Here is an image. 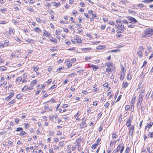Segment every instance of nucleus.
Here are the masks:
<instances>
[{
	"instance_id": "52",
	"label": "nucleus",
	"mask_w": 153,
	"mask_h": 153,
	"mask_svg": "<svg viewBox=\"0 0 153 153\" xmlns=\"http://www.w3.org/2000/svg\"><path fill=\"white\" fill-rule=\"evenodd\" d=\"M59 141V139L56 137L54 138V142L56 143H57Z\"/></svg>"
},
{
	"instance_id": "37",
	"label": "nucleus",
	"mask_w": 153,
	"mask_h": 153,
	"mask_svg": "<svg viewBox=\"0 0 153 153\" xmlns=\"http://www.w3.org/2000/svg\"><path fill=\"white\" fill-rule=\"evenodd\" d=\"M122 144L121 143V144H120L117 147V149L118 150V152H119V151L120 150V148L122 147Z\"/></svg>"
},
{
	"instance_id": "17",
	"label": "nucleus",
	"mask_w": 153,
	"mask_h": 153,
	"mask_svg": "<svg viewBox=\"0 0 153 153\" xmlns=\"http://www.w3.org/2000/svg\"><path fill=\"white\" fill-rule=\"evenodd\" d=\"M7 70V68L5 66H1L0 67V71H4Z\"/></svg>"
},
{
	"instance_id": "10",
	"label": "nucleus",
	"mask_w": 153,
	"mask_h": 153,
	"mask_svg": "<svg viewBox=\"0 0 153 153\" xmlns=\"http://www.w3.org/2000/svg\"><path fill=\"white\" fill-rule=\"evenodd\" d=\"M43 35H45V36H47L48 37L50 36V33L47 31L45 30H44L43 31Z\"/></svg>"
},
{
	"instance_id": "24",
	"label": "nucleus",
	"mask_w": 153,
	"mask_h": 153,
	"mask_svg": "<svg viewBox=\"0 0 153 153\" xmlns=\"http://www.w3.org/2000/svg\"><path fill=\"white\" fill-rule=\"evenodd\" d=\"M123 87L124 88H126L128 85V82H123Z\"/></svg>"
},
{
	"instance_id": "63",
	"label": "nucleus",
	"mask_w": 153,
	"mask_h": 153,
	"mask_svg": "<svg viewBox=\"0 0 153 153\" xmlns=\"http://www.w3.org/2000/svg\"><path fill=\"white\" fill-rule=\"evenodd\" d=\"M105 26H106L105 25H101V27H100L101 29V30L104 29L105 27Z\"/></svg>"
},
{
	"instance_id": "57",
	"label": "nucleus",
	"mask_w": 153,
	"mask_h": 153,
	"mask_svg": "<svg viewBox=\"0 0 153 153\" xmlns=\"http://www.w3.org/2000/svg\"><path fill=\"white\" fill-rule=\"evenodd\" d=\"M147 61H146V60H145L144 61L143 66H142L141 68H142L143 67L146 66V65L147 64Z\"/></svg>"
},
{
	"instance_id": "43",
	"label": "nucleus",
	"mask_w": 153,
	"mask_h": 153,
	"mask_svg": "<svg viewBox=\"0 0 153 153\" xmlns=\"http://www.w3.org/2000/svg\"><path fill=\"white\" fill-rule=\"evenodd\" d=\"M149 135L150 137L152 138L153 137V132H149Z\"/></svg>"
},
{
	"instance_id": "12",
	"label": "nucleus",
	"mask_w": 153,
	"mask_h": 153,
	"mask_svg": "<svg viewBox=\"0 0 153 153\" xmlns=\"http://www.w3.org/2000/svg\"><path fill=\"white\" fill-rule=\"evenodd\" d=\"M25 40L27 42L31 44H34L35 43V41L31 39H30L27 38L25 39Z\"/></svg>"
},
{
	"instance_id": "49",
	"label": "nucleus",
	"mask_w": 153,
	"mask_h": 153,
	"mask_svg": "<svg viewBox=\"0 0 153 153\" xmlns=\"http://www.w3.org/2000/svg\"><path fill=\"white\" fill-rule=\"evenodd\" d=\"M119 51V50L118 49H116L114 50H112L111 51H109V52H117L118 51Z\"/></svg>"
},
{
	"instance_id": "39",
	"label": "nucleus",
	"mask_w": 153,
	"mask_h": 153,
	"mask_svg": "<svg viewBox=\"0 0 153 153\" xmlns=\"http://www.w3.org/2000/svg\"><path fill=\"white\" fill-rule=\"evenodd\" d=\"M130 151L129 148L128 147H127L126 148V150L125 151V153H128Z\"/></svg>"
},
{
	"instance_id": "51",
	"label": "nucleus",
	"mask_w": 153,
	"mask_h": 153,
	"mask_svg": "<svg viewBox=\"0 0 153 153\" xmlns=\"http://www.w3.org/2000/svg\"><path fill=\"white\" fill-rule=\"evenodd\" d=\"M150 93H149V92H148L145 97V99H146V100H147L149 98V96L150 95Z\"/></svg>"
},
{
	"instance_id": "46",
	"label": "nucleus",
	"mask_w": 153,
	"mask_h": 153,
	"mask_svg": "<svg viewBox=\"0 0 153 153\" xmlns=\"http://www.w3.org/2000/svg\"><path fill=\"white\" fill-rule=\"evenodd\" d=\"M109 105V103L108 102H106L105 103L104 105V106L106 108H108Z\"/></svg>"
},
{
	"instance_id": "8",
	"label": "nucleus",
	"mask_w": 153,
	"mask_h": 153,
	"mask_svg": "<svg viewBox=\"0 0 153 153\" xmlns=\"http://www.w3.org/2000/svg\"><path fill=\"white\" fill-rule=\"evenodd\" d=\"M134 130V126H131L129 129L128 132L129 136H132L133 134V131Z\"/></svg>"
},
{
	"instance_id": "1",
	"label": "nucleus",
	"mask_w": 153,
	"mask_h": 153,
	"mask_svg": "<svg viewBox=\"0 0 153 153\" xmlns=\"http://www.w3.org/2000/svg\"><path fill=\"white\" fill-rule=\"evenodd\" d=\"M117 23L115 25L117 29V33H122L123 31L124 30V25L122 23L121 20L120 19H118L116 21Z\"/></svg>"
},
{
	"instance_id": "62",
	"label": "nucleus",
	"mask_w": 153,
	"mask_h": 153,
	"mask_svg": "<svg viewBox=\"0 0 153 153\" xmlns=\"http://www.w3.org/2000/svg\"><path fill=\"white\" fill-rule=\"evenodd\" d=\"M56 50V48L55 47H53V48L50 49V50H51V51H55Z\"/></svg>"
},
{
	"instance_id": "64",
	"label": "nucleus",
	"mask_w": 153,
	"mask_h": 153,
	"mask_svg": "<svg viewBox=\"0 0 153 153\" xmlns=\"http://www.w3.org/2000/svg\"><path fill=\"white\" fill-rule=\"evenodd\" d=\"M103 85L104 87H108V83L107 82L103 84Z\"/></svg>"
},
{
	"instance_id": "59",
	"label": "nucleus",
	"mask_w": 153,
	"mask_h": 153,
	"mask_svg": "<svg viewBox=\"0 0 153 153\" xmlns=\"http://www.w3.org/2000/svg\"><path fill=\"white\" fill-rule=\"evenodd\" d=\"M121 149L120 150V152L121 153H122L124 149V146H122L121 147Z\"/></svg>"
},
{
	"instance_id": "33",
	"label": "nucleus",
	"mask_w": 153,
	"mask_h": 153,
	"mask_svg": "<svg viewBox=\"0 0 153 153\" xmlns=\"http://www.w3.org/2000/svg\"><path fill=\"white\" fill-rule=\"evenodd\" d=\"M37 82V81L34 80L31 82V84L33 85L36 84Z\"/></svg>"
},
{
	"instance_id": "30",
	"label": "nucleus",
	"mask_w": 153,
	"mask_h": 153,
	"mask_svg": "<svg viewBox=\"0 0 153 153\" xmlns=\"http://www.w3.org/2000/svg\"><path fill=\"white\" fill-rule=\"evenodd\" d=\"M153 1V0H144V1H143V2L147 3H149Z\"/></svg>"
},
{
	"instance_id": "25",
	"label": "nucleus",
	"mask_w": 153,
	"mask_h": 153,
	"mask_svg": "<svg viewBox=\"0 0 153 153\" xmlns=\"http://www.w3.org/2000/svg\"><path fill=\"white\" fill-rule=\"evenodd\" d=\"M120 1L123 4H127L129 2L127 0H121Z\"/></svg>"
},
{
	"instance_id": "40",
	"label": "nucleus",
	"mask_w": 153,
	"mask_h": 153,
	"mask_svg": "<svg viewBox=\"0 0 153 153\" xmlns=\"http://www.w3.org/2000/svg\"><path fill=\"white\" fill-rule=\"evenodd\" d=\"M116 143V141H112V140H111L110 141V146H112L113 144H115Z\"/></svg>"
},
{
	"instance_id": "4",
	"label": "nucleus",
	"mask_w": 153,
	"mask_h": 153,
	"mask_svg": "<svg viewBox=\"0 0 153 153\" xmlns=\"http://www.w3.org/2000/svg\"><path fill=\"white\" fill-rule=\"evenodd\" d=\"M126 18L129 21L130 23L135 24L137 22L136 19L131 16H127Z\"/></svg>"
},
{
	"instance_id": "61",
	"label": "nucleus",
	"mask_w": 153,
	"mask_h": 153,
	"mask_svg": "<svg viewBox=\"0 0 153 153\" xmlns=\"http://www.w3.org/2000/svg\"><path fill=\"white\" fill-rule=\"evenodd\" d=\"M57 86V85H53L50 88V89H53L54 88H56V87Z\"/></svg>"
},
{
	"instance_id": "35",
	"label": "nucleus",
	"mask_w": 153,
	"mask_h": 153,
	"mask_svg": "<svg viewBox=\"0 0 153 153\" xmlns=\"http://www.w3.org/2000/svg\"><path fill=\"white\" fill-rule=\"evenodd\" d=\"M98 146L97 144H93L91 146V148L93 149H94L96 147V146Z\"/></svg>"
},
{
	"instance_id": "5",
	"label": "nucleus",
	"mask_w": 153,
	"mask_h": 153,
	"mask_svg": "<svg viewBox=\"0 0 153 153\" xmlns=\"http://www.w3.org/2000/svg\"><path fill=\"white\" fill-rule=\"evenodd\" d=\"M143 94L140 93L139 96V98L138 101L137 102V107L138 106H140L143 100Z\"/></svg>"
},
{
	"instance_id": "9",
	"label": "nucleus",
	"mask_w": 153,
	"mask_h": 153,
	"mask_svg": "<svg viewBox=\"0 0 153 153\" xmlns=\"http://www.w3.org/2000/svg\"><path fill=\"white\" fill-rule=\"evenodd\" d=\"M90 67L93 69L94 71H96L99 68V67L95 65L92 64L90 65Z\"/></svg>"
},
{
	"instance_id": "36",
	"label": "nucleus",
	"mask_w": 153,
	"mask_h": 153,
	"mask_svg": "<svg viewBox=\"0 0 153 153\" xmlns=\"http://www.w3.org/2000/svg\"><path fill=\"white\" fill-rule=\"evenodd\" d=\"M15 102V100H12V101H11L10 102H9L8 104V105H10L11 104H12L14 103Z\"/></svg>"
},
{
	"instance_id": "31",
	"label": "nucleus",
	"mask_w": 153,
	"mask_h": 153,
	"mask_svg": "<svg viewBox=\"0 0 153 153\" xmlns=\"http://www.w3.org/2000/svg\"><path fill=\"white\" fill-rule=\"evenodd\" d=\"M105 65L108 66V67H111L113 65V64H111L110 62H107L105 63Z\"/></svg>"
},
{
	"instance_id": "7",
	"label": "nucleus",
	"mask_w": 153,
	"mask_h": 153,
	"mask_svg": "<svg viewBox=\"0 0 153 153\" xmlns=\"http://www.w3.org/2000/svg\"><path fill=\"white\" fill-rule=\"evenodd\" d=\"M132 120V117L131 116H130L128 120L127 121V122L126 123V126L127 127H129L131 126V123Z\"/></svg>"
},
{
	"instance_id": "41",
	"label": "nucleus",
	"mask_w": 153,
	"mask_h": 153,
	"mask_svg": "<svg viewBox=\"0 0 153 153\" xmlns=\"http://www.w3.org/2000/svg\"><path fill=\"white\" fill-rule=\"evenodd\" d=\"M145 109V106L143 105H141V111H143Z\"/></svg>"
},
{
	"instance_id": "22",
	"label": "nucleus",
	"mask_w": 153,
	"mask_h": 153,
	"mask_svg": "<svg viewBox=\"0 0 153 153\" xmlns=\"http://www.w3.org/2000/svg\"><path fill=\"white\" fill-rule=\"evenodd\" d=\"M0 10L1 11L2 13H4L7 11V10L6 9L4 8L3 9H2L1 8L0 9Z\"/></svg>"
},
{
	"instance_id": "13",
	"label": "nucleus",
	"mask_w": 153,
	"mask_h": 153,
	"mask_svg": "<svg viewBox=\"0 0 153 153\" xmlns=\"http://www.w3.org/2000/svg\"><path fill=\"white\" fill-rule=\"evenodd\" d=\"M48 38L51 42H53L55 43L57 42V40L56 39H54L53 37L50 36L48 37Z\"/></svg>"
},
{
	"instance_id": "55",
	"label": "nucleus",
	"mask_w": 153,
	"mask_h": 153,
	"mask_svg": "<svg viewBox=\"0 0 153 153\" xmlns=\"http://www.w3.org/2000/svg\"><path fill=\"white\" fill-rule=\"evenodd\" d=\"M36 21L39 23H40L42 22L41 20L39 18L37 17L36 18Z\"/></svg>"
},
{
	"instance_id": "3",
	"label": "nucleus",
	"mask_w": 153,
	"mask_h": 153,
	"mask_svg": "<svg viewBox=\"0 0 153 153\" xmlns=\"http://www.w3.org/2000/svg\"><path fill=\"white\" fill-rule=\"evenodd\" d=\"M144 49L142 46H140L137 51V53L138 56L141 58L143 56V51Z\"/></svg>"
},
{
	"instance_id": "38",
	"label": "nucleus",
	"mask_w": 153,
	"mask_h": 153,
	"mask_svg": "<svg viewBox=\"0 0 153 153\" xmlns=\"http://www.w3.org/2000/svg\"><path fill=\"white\" fill-rule=\"evenodd\" d=\"M106 72H109L111 71V67H108L106 69Z\"/></svg>"
},
{
	"instance_id": "32",
	"label": "nucleus",
	"mask_w": 153,
	"mask_h": 153,
	"mask_svg": "<svg viewBox=\"0 0 153 153\" xmlns=\"http://www.w3.org/2000/svg\"><path fill=\"white\" fill-rule=\"evenodd\" d=\"M135 98H133L131 100V106H133L134 105Z\"/></svg>"
},
{
	"instance_id": "18",
	"label": "nucleus",
	"mask_w": 153,
	"mask_h": 153,
	"mask_svg": "<svg viewBox=\"0 0 153 153\" xmlns=\"http://www.w3.org/2000/svg\"><path fill=\"white\" fill-rule=\"evenodd\" d=\"M27 90L28 91V86L27 85H25L22 88V91H25Z\"/></svg>"
},
{
	"instance_id": "23",
	"label": "nucleus",
	"mask_w": 153,
	"mask_h": 153,
	"mask_svg": "<svg viewBox=\"0 0 153 153\" xmlns=\"http://www.w3.org/2000/svg\"><path fill=\"white\" fill-rule=\"evenodd\" d=\"M82 51H90V50H91V48H82L81 49Z\"/></svg>"
},
{
	"instance_id": "53",
	"label": "nucleus",
	"mask_w": 153,
	"mask_h": 153,
	"mask_svg": "<svg viewBox=\"0 0 153 153\" xmlns=\"http://www.w3.org/2000/svg\"><path fill=\"white\" fill-rule=\"evenodd\" d=\"M153 124V123L152 122H150V124H148L147 125V127L149 128Z\"/></svg>"
},
{
	"instance_id": "21",
	"label": "nucleus",
	"mask_w": 153,
	"mask_h": 153,
	"mask_svg": "<svg viewBox=\"0 0 153 153\" xmlns=\"http://www.w3.org/2000/svg\"><path fill=\"white\" fill-rule=\"evenodd\" d=\"M53 4L54 6H55L56 7H59L60 5L59 3H56L55 2H53Z\"/></svg>"
},
{
	"instance_id": "11",
	"label": "nucleus",
	"mask_w": 153,
	"mask_h": 153,
	"mask_svg": "<svg viewBox=\"0 0 153 153\" xmlns=\"http://www.w3.org/2000/svg\"><path fill=\"white\" fill-rule=\"evenodd\" d=\"M33 30L35 31L38 33H39L42 32L41 29L39 27H35Z\"/></svg>"
},
{
	"instance_id": "26",
	"label": "nucleus",
	"mask_w": 153,
	"mask_h": 153,
	"mask_svg": "<svg viewBox=\"0 0 153 153\" xmlns=\"http://www.w3.org/2000/svg\"><path fill=\"white\" fill-rule=\"evenodd\" d=\"M130 107L129 105H127L126 106L125 108V110L126 111H127L130 109Z\"/></svg>"
},
{
	"instance_id": "29",
	"label": "nucleus",
	"mask_w": 153,
	"mask_h": 153,
	"mask_svg": "<svg viewBox=\"0 0 153 153\" xmlns=\"http://www.w3.org/2000/svg\"><path fill=\"white\" fill-rule=\"evenodd\" d=\"M112 137L113 138H116L117 137V135L116 132H113L112 135Z\"/></svg>"
},
{
	"instance_id": "50",
	"label": "nucleus",
	"mask_w": 153,
	"mask_h": 153,
	"mask_svg": "<svg viewBox=\"0 0 153 153\" xmlns=\"http://www.w3.org/2000/svg\"><path fill=\"white\" fill-rule=\"evenodd\" d=\"M127 79L128 80H130L131 79V76L130 74H128L127 76Z\"/></svg>"
},
{
	"instance_id": "19",
	"label": "nucleus",
	"mask_w": 153,
	"mask_h": 153,
	"mask_svg": "<svg viewBox=\"0 0 153 153\" xmlns=\"http://www.w3.org/2000/svg\"><path fill=\"white\" fill-rule=\"evenodd\" d=\"M81 140H80L79 139H77L76 140V145L77 146H81L80 145V141H81Z\"/></svg>"
},
{
	"instance_id": "56",
	"label": "nucleus",
	"mask_w": 153,
	"mask_h": 153,
	"mask_svg": "<svg viewBox=\"0 0 153 153\" xmlns=\"http://www.w3.org/2000/svg\"><path fill=\"white\" fill-rule=\"evenodd\" d=\"M111 27H110V26L108 27H107V30H106L107 32H109L110 33V32H111Z\"/></svg>"
},
{
	"instance_id": "16",
	"label": "nucleus",
	"mask_w": 153,
	"mask_h": 153,
	"mask_svg": "<svg viewBox=\"0 0 153 153\" xmlns=\"http://www.w3.org/2000/svg\"><path fill=\"white\" fill-rule=\"evenodd\" d=\"M86 126V123L85 122L82 123L80 125V128H83Z\"/></svg>"
},
{
	"instance_id": "28",
	"label": "nucleus",
	"mask_w": 153,
	"mask_h": 153,
	"mask_svg": "<svg viewBox=\"0 0 153 153\" xmlns=\"http://www.w3.org/2000/svg\"><path fill=\"white\" fill-rule=\"evenodd\" d=\"M48 12L50 14H53L54 13V12L52 10L49 9L48 10Z\"/></svg>"
},
{
	"instance_id": "54",
	"label": "nucleus",
	"mask_w": 153,
	"mask_h": 153,
	"mask_svg": "<svg viewBox=\"0 0 153 153\" xmlns=\"http://www.w3.org/2000/svg\"><path fill=\"white\" fill-rule=\"evenodd\" d=\"M97 104V101H94L93 102V105L94 106H96Z\"/></svg>"
},
{
	"instance_id": "6",
	"label": "nucleus",
	"mask_w": 153,
	"mask_h": 153,
	"mask_svg": "<svg viewBox=\"0 0 153 153\" xmlns=\"http://www.w3.org/2000/svg\"><path fill=\"white\" fill-rule=\"evenodd\" d=\"M14 94V92L10 93L9 96L5 98V100L6 101L9 100L11 98L13 97Z\"/></svg>"
},
{
	"instance_id": "45",
	"label": "nucleus",
	"mask_w": 153,
	"mask_h": 153,
	"mask_svg": "<svg viewBox=\"0 0 153 153\" xmlns=\"http://www.w3.org/2000/svg\"><path fill=\"white\" fill-rule=\"evenodd\" d=\"M23 130V128L21 127H19L17 128L16 130V131H19Z\"/></svg>"
},
{
	"instance_id": "34",
	"label": "nucleus",
	"mask_w": 153,
	"mask_h": 153,
	"mask_svg": "<svg viewBox=\"0 0 153 153\" xmlns=\"http://www.w3.org/2000/svg\"><path fill=\"white\" fill-rule=\"evenodd\" d=\"M76 42L78 43H80L82 42V40L81 39H78L77 37H76Z\"/></svg>"
},
{
	"instance_id": "15",
	"label": "nucleus",
	"mask_w": 153,
	"mask_h": 153,
	"mask_svg": "<svg viewBox=\"0 0 153 153\" xmlns=\"http://www.w3.org/2000/svg\"><path fill=\"white\" fill-rule=\"evenodd\" d=\"M13 29L12 28H10L9 29V33L8 34H7V35L8 36L9 35H12L13 34Z\"/></svg>"
},
{
	"instance_id": "47",
	"label": "nucleus",
	"mask_w": 153,
	"mask_h": 153,
	"mask_svg": "<svg viewBox=\"0 0 153 153\" xmlns=\"http://www.w3.org/2000/svg\"><path fill=\"white\" fill-rule=\"evenodd\" d=\"M92 108V107L91 106V107H89L87 108V111L88 113H89L90 112Z\"/></svg>"
},
{
	"instance_id": "42",
	"label": "nucleus",
	"mask_w": 153,
	"mask_h": 153,
	"mask_svg": "<svg viewBox=\"0 0 153 153\" xmlns=\"http://www.w3.org/2000/svg\"><path fill=\"white\" fill-rule=\"evenodd\" d=\"M59 144L60 146L62 147H63L64 146V143L63 141H60L59 142Z\"/></svg>"
},
{
	"instance_id": "14",
	"label": "nucleus",
	"mask_w": 153,
	"mask_h": 153,
	"mask_svg": "<svg viewBox=\"0 0 153 153\" xmlns=\"http://www.w3.org/2000/svg\"><path fill=\"white\" fill-rule=\"evenodd\" d=\"M105 46L104 45H100L97 47L96 48V49L97 50H100L101 49H102L105 48Z\"/></svg>"
},
{
	"instance_id": "20",
	"label": "nucleus",
	"mask_w": 153,
	"mask_h": 153,
	"mask_svg": "<svg viewBox=\"0 0 153 153\" xmlns=\"http://www.w3.org/2000/svg\"><path fill=\"white\" fill-rule=\"evenodd\" d=\"M125 73L124 72H123L121 74V77H120V79L121 80H123L124 77Z\"/></svg>"
},
{
	"instance_id": "44",
	"label": "nucleus",
	"mask_w": 153,
	"mask_h": 153,
	"mask_svg": "<svg viewBox=\"0 0 153 153\" xmlns=\"http://www.w3.org/2000/svg\"><path fill=\"white\" fill-rule=\"evenodd\" d=\"M134 25H133V24H130V25H128V27L129 28H134Z\"/></svg>"
},
{
	"instance_id": "27",
	"label": "nucleus",
	"mask_w": 153,
	"mask_h": 153,
	"mask_svg": "<svg viewBox=\"0 0 153 153\" xmlns=\"http://www.w3.org/2000/svg\"><path fill=\"white\" fill-rule=\"evenodd\" d=\"M59 146H54L53 147V149L54 150H59Z\"/></svg>"
},
{
	"instance_id": "58",
	"label": "nucleus",
	"mask_w": 153,
	"mask_h": 153,
	"mask_svg": "<svg viewBox=\"0 0 153 153\" xmlns=\"http://www.w3.org/2000/svg\"><path fill=\"white\" fill-rule=\"evenodd\" d=\"M147 51H149V52H152V48L150 46H148L147 47Z\"/></svg>"
},
{
	"instance_id": "48",
	"label": "nucleus",
	"mask_w": 153,
	"mask_h": 153,
	"mask_svg": "<svg viewBox=\"0 0 153 153\" xmlns=\"http://www.w3.org/2000/svg\"><path fill=\"white\" fill-rule=\"evenodd\" d=\"M146 149L148 153H153L152 152L150 151V147H147Z\"/></svg>"
},
{
	"instance_id": "60",
	"label": "nucleus",
	"mask_w": 153,
	"mask_h": 153,
	"mask_svg": "<svg viewBox=\"0 0 153 153\" xmlns=\"http://www.w3.org/2000/svg\"><path fill=\"white\" fill-rule=\"evenodd\" d=\"M122 22L124 24H128V21L125 19L123 20L122 21Z\"/></svg>"
},
{
	"instance_id": "2",
	"label": "nucleus",
	"mask_w": 153,
	"mask_h": 153,
	"mask_svg": "<svg viewBox=\"0 0 153 153\" xmlns=\"http://www.w3.org/2000/svg\"><path fill=\"white\" fill-rule=\"evenodd\" d=\"M153 34V31L152 29H149L145 30V33L143 35V37H148L151 36Z\"/></svg>"
}]
</instances>
